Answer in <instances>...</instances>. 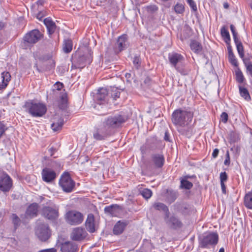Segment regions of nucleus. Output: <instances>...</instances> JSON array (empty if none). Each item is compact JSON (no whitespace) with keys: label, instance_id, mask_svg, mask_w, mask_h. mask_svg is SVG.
<instances>
[{"label":"nucleus","instance_id":"46","mask_svg":"<svg viewBox=\"0 0 252 252\" xmlns=\"http://www.w3.org/2000/svg\"><path fill=\"white\" fill-rule=\"evenodd\" d=\"M230 28L233 35L234 41L235 40V39H238L237 32L236 31L235 27L233 25H231Z\"/></svg>","mask_w":252,"mask_h":252},{"label":"nucleus","instance_id":"15","mask_svg":"<svg viewBox=\"0 0 252 252\" xmlns=\"http://www.w3.org/2000/svg\"><path fill=\"white\" fill-rule=\"evenodd\" d=\"M151 161L156 168H160L164 164V157L162 153L153 154L151 156Z\"/></svg>","mask_w":252,"mask_h":252},{"label":"nucleus","instance_id":"28","mask_svg":"<svg viewBox=\"0 0 252 252\" xmlns=\"http://www.w3.org/2000/svg\"><path fill=\"white\" fill-rule=\"evenodd\" d=\"M190 47L195 53L199 54L202 50L201 44L197 41L192 40L190 41Z\"/></svg>","mask_w":252,"mask_h":252},{"label":"nucleus","instance_id":"47","mask_svg":"<svg viewBox=\"0 0 252 252\" xmlns=\"http://www.w3.org/2000/svg\"><path fill=\"white\" fill-rule=\"evenodd\" d=\"M227 175L225 172H221L220 174V183H224L227 180Z\"/></svg>","mask_w":252,"mask_h":252},{"label":"nucleus","instance_id":"32","mask_svg":"<svg viewBox=\"0 0 252 252\" xmlns=\"http://www.w3.org/2000/svg\"><path fill=\"white\" fill-rule=\"evenodd\" d=\"M220 32L221 35L222 37L224 38L225 43L227 44H229L231 39L228 30L225 28V27H223L221 28L220 30Z\"/></svg>","mask_w":252,"mask_h":252},{"label":"nucleus","instance_id":"31","mask_svg":"<svg viewBox=\"0 0 252 252\" xmlns=\"http://www.w3.org/2000/svg\"><path fill=\"white\" fill-rule=\"evenodd\" d=\"M189 176H185L184 178L181 180L180 188L186 189H189L193 187V184L191 182L187 180Z\"/></svg>","mask_w":252,"mask_h":252},{"label":"nucleus","instance_id":"57","mask_svg":"<svg viewBox=\"0 0 252 252\" xmlns=\"http://www.w3.org/2000/svg\"><path fill=\"white\" fill-rule=\"evenodd\" d=\"M220 186L222 189V192L223 193H226V187L224 184V183H220Z\"/></svg>","mask_w":252,"mask_h":252},{"label":"nucleus","instance_id":"30","mask_svg":"<svg viewBox=\"0 0 252 252\" xmlns=\"http://www.w3.org/2000/svg\"><path fill=\"white\" fill-rule=\"evenodd\" d=\"M67 94L64 92L61 93L60 95V101L59 102V106L61 109H64L67 107Z\"/></svg>","mask_w":252,"mask_h":252},{"label":"nucleus","instance_id":"44","mask_svg":"<svg viewBox=\"0 0 252 252\" xmlns=\"http://www.w3.org/2000/svg\"><path fill=\"white\" fill-rule=\"evenodd\" d=\"M133 63L134 66L136 68H138L141 64V60L140 57L139 56H135L133 60Z\"/></svg>","mask_w":252,"mask_h":252},{"label":"nucleus","instance_id":"36","mask_svg":"<svg viewBox=\"0 0 252 252\" xmlns=\"http://www.w3.org/2000/svg\"><path fill=\"white\" fill-rule=\"evenodd\" d=\"M140 194L144 198L148 199L151 197L152 192L150 189H144L140 191Z\"/></svg>","mask_w":252,"mask_h":252},{"label":"nucleus","instance_id":"52","mask_svg":"<svg viewBox=\"0 0 252 252\" xmlns=\"http://www.w3.org/2000/svg\"><path fill=\"white\" fill-rule=\"evenodd\" d=\"M235 150V151H236V153L238 155H239L240 154V150H241V148L239 146H234L233 147L231 148L230 149V150L233 151V150Z\"/></svg>","mask_w":252,"mask_h":252},{"label":"nucleus","instance_id":"58","mask_svg":"<svg viewBox=\"0 0 252 252\" xmlns=\"http://www.w3.org/2000/svg\"><path fill=\"white\" fill-rule=\"evenodd\" d=\"M227 45H228L227 49H228V55L233 54L232 49V47L230 45V43H229V44H227Z\"/></svg>","mask_w":252,"mask_h":252},{"label":"nucleus","instance_id":"16","mask_svg":"<svg viewBox=\"0 0 252 252\" xmlns=\"http://www.w3.org/2000/svg\"><path fill=\"white\" fill-rule=\"evenodd\" d=\"M164 220L167 225L171 228H179L182 226V222L178 218L174 216H172L171 217L169 216L167 218H166L165 217H164Z\"/></svg>","mask_w":252,"mask_h":252},{"label":"nucleus","instance_id":"60","mask_svg":"<svg viewBox=\"0 0 252 252\" xmlns=\"http://www.w3.org/2000/svg\"><path fill=\"white\" fill-rule=\"evenodd\" d=\"M44 16V15L42 14V13L41 12H39L37 15V18L39 20H41L42 17Z\"/></svg>","mask_w":252,"mask_h":252},{"label":"nucleus","instance_id":"27","mask_svg":"<svg viewBox=\"0 0 252 252\" xmlns=\"http://www.w3.org/2000/svg\"><path fill=\"white\" fill-rule=\"evenodd\" d=\"M153 208L158 211H162L165 212V216L166 218L169 217V212L167 206L164 204L160 202H156L153 205Z\"/></svg>","mask_w":252,"mask_h":252},{"label":"nucleus","instance_id":"25","mask_svg":"<svg viewBox=\"0 0 252 252\" xmlns=\"http://www.w3.org/2000/svg\"><path fill=\"white\" fill-rule=\"evenodd\" d=\"M127 225L126 221L119 220L114 225L113 233L115 235H119L123 233L126 226Z\"/></svg>","mask_w":252,"mask_h":252},{"label":"nucleus","instance_id":"35","mask_svg":"<svg viewBox=\"0 0 252 252\" xmlns=\"http://www.w3.org/2000/svg\"><path fill=\"white\" fill-rule=\"evenodd\" d=\"M63 49L65 53H68L72 49V41L70 39L65 40L63 45Z\"/></svg>","mask_w":252,"mask_h":252},{"label":"nucleus","instance_id":"41","mask_svg":"<svg viewBox=\"0 0 252 252\" xmlns=\"http://www.w3.org/2000/svg\"><path fill=\"white\" fill-rule=\"evenodd\" d=\"M120 94V91L117 88L113 87L112 90L111 96L114 100L119 97Z\"/></svg>","mask_w":252,"mask_h":252},{"label":"nucleus","instance_id":"14","mask_svg":"<svg viewBox=\"0 0 252 252\" xmlns=\"http://www.w3.org/2000/svg\"><path fill=\"white\" fill-rule=\"evenodd\" d=\"M42 179L46 183H51L56 178L57 175L55 171L51 168L45 167L41 172Z\"/></svg>","mask_w":252,"mask_h":252},{"label":"nucleus","instance_id":"50","mask_svg":"<svg viewBox=\"0 0 252 252\" xmlns=\"http://www.w3.org/2000/svg\"><path fill=\"white\" fill-rule=\"evenodd\" d=\"M6 129L5 126L0 122V138L2 136Z\"/></svg>","mask_w":252,"mask_h":252},{"label":"nucleus","instance_id":"9","mask_svg":"<svg viewBox=\"0 0 252 252\" xmlns=\"http://www.w3.org/2000/svg\"><path fill=\"white\" fill-rule=\"evenodd\" d=\"M42 215L49 220H55L59 216V206L53 205L51 206H46L43 208Z\"/></svg>","mask_w":252,"mask_h":252},{"label":"nucleus","instance_id":"48","mask_svg":"<svg viewBox=\"0 0 252 252\" xmlns=\"http://www.w3.org/2000/svg\"><path fill=\"white\" fill-rule=\"evenodd\" d=\"M230 163V158L229 156V153L228 151H226L225 155V159L224 161V164L225 165L229 166Z\"/></svg>","mask_w":252,"mask_h":252},{"label":"nucleus","instance_id":"59","mask_svg":"<svg viewBox=\"0 0 252 252\" xmlns=\"http://www.w3.org/2000/svg\"><path fill=\"white\" fill-rule=\"evenodd\" d=\"M164 139L165 140L168 141H169V136L168 132H165L164 137Z\"/></svg>","mask_w":252,"mask_h":252},{"label":"nucleus","instance_id":"55","mask_svg":"<svg viewBox=\"0 0 252 252\" xmlns=\"http://www.w3.org/2000/svg\"><path fill=\"white\" fill-rule=\"evenodd\" d=\"M247 71L249 72L251 77H252V64L248 65L246 67Z\"/></svg>","mask_w":252,"mask_h":252},{"label":"nucleus","instance_id":"10","mask_svg":"<svg viewBox=\"0 0 252 252\" xmlns=\"http://www.w3.org/2000/svg\"><path fill=\"white\" fill-rule=\"evenodd\" d=\"M42 34L38 30H33L27 33L24 37V43L32 45L42 37Z\"/></svg>","mask_w":252,"mask_h":252},{"label":"nucleus","instance_id":"1","mask_svg":"<svg viewBox=\"0 0 252 252\" xmlns=\"http://www.w3.org/2000/svg\"><path fill=\"white\" fill-rule=\"evenodd\" d=\"M92 61L91 55H84L80 52L76 53L72 58V69L84 68L87 64H90Z\"/></svg>","mask_w":252,"mask_h":252},{"label":"nucleus","instance_id":"56","mask_svg":"<svg viewBox=\"0 0 252 252\" xmlns=\"http://www.w3.org/2000/svg\"><path fill=\"white\" fill-rule=\"evenodd\" d=\"M7 85L8 84L2 81V82L0 83V90H2L5 89L6 87L7 86Z\"/></svg>","mask_w":252,"mask_h":252},{"label":"nucleus","instance_id":"33","mask_svg":"<svg viewBox=\"0 0 252 252\" xmlns=\"http://www.w3.org/2000/svg\"><path fill=\"white\" fill-rule=\"evenodd\" d=\"M239 89L241 96L245 100L250 101L251 98L248 90L241 86H239Z\"/></svg>","mask_w":252,"mask_h":252},{"label":"nucleus","instance_id":"63","mask_svg":"<svg viewBox=\"0 0 252 252\" xmlns=\"http://www.w3.org/2000/svg\"><path fill=\"white\" fill-rule=\"evenodd\" d=\"M4 24L2 22H0V30L3 27Z\"/></svg>","mask_w":252,"mask_h":252},{"label":"nucleus","instance_id":"5","mask_svg":"<svg viewBox=\"0 0 252 252\" xmlns=\"http://www.w3.org/2000/svg\"><path fill=\"white\" fill-rule=\"evenodd\" d=\"M59 184L63 190L66 192H71L75 186V182L68 173H64L61 176Z\"/></svg>","mask_w":252,"mask_h":252},{"label":"nucleus","instance_id":"23","mask_svg":"<svg viewBox=\"0 0 252 252\" xmlns=\"http://www.w3.org/2000/svg\"><path fill=\"white\" fill-rule=\"evenodd\" d=\"M43 21L47 28L48 34L51 35L54 33L57 28L55 23L50 18H45Z\"/></svg>","mask_w":252,"mask_h":252},{"label":"nucleus","instance_id":"6","mask_svg":"<svg viewBox=\"0 0 252 252\" xmlns=\"http://www.w3.org/2000/svg\"><path fill=\"white\" fill-rule=\"evenodd\" d=\"M65 219L68 224L76 225L82 222L84 217L81 213L75 210H71L66 213Z\"/></svg>","mask_w":252,"mask_h":252},{"label":"nucleus","instance_id":"7","mask_svg":"<svg viewBox=\"0 0 252 252\" xmlns=\"http://www.w3.org/2000/svg\"><path fill=\"white\" fill-rule=\"evenodd\" d=\"M168 59L170 64L176 69V70L182 74L184 73V69L178 65L182 64L184 61V57L177 53H169L168 55Z\"/></svg>","mask_w":252,"mask_h":252},{"label":"nucleus","instance_id":"39","mask_svg":"<svg viewBox=\"0 0 252 252\" xmlns=\"http://www.w3.org/2000/svg\"><path fill=\"white\" fill-rule=\"evenodd\" d=\"M1 75V78H2V81L8 84L11 80V75L10 73L8 72H3Z\"/></svg>","mask_w":252,"mask_h":252},{"label":"nucleus","instance_id":"51","mask_svg":"<svg viewBox=\"0 0 252 252\" xmlns=\"http://www.w3.org/2000/svg\"><path fill=\"white\" fill-rule=\"evenodd\" d=\"M241 59L243 60V63H244L246 67L248 66V65H249L252 64V63L250 62V60L249 58H244V57L243 58H241Z\"/></svg>","mask_w":252,"mask_h":252},{"label":"nucleus","instance_id":"54","mask_svg":"<svg viewBox=\"0 0 252 252\" xmlns=\"http://www.w3.org/2000/svg\"><path fill=\"white\" fill-rule=\"evenodd\" d=\"M219 153V150L218 149H215L214 150L213 153H212V157L214 158H216L218 157V154Z\"/></svg>","mask_w":252,"mask_h":252},{"label":"nucleus","instance_id":"8","mask_svg":"<svg viewBox=\"0 0 252 252\" xmlns=\"http://www.w3.org/2000/svg\"><path fill=\"white\" fill-rule=\"evenodd\" d=\"M126 120V117L122 115L109 117L104 123V126L106 128H116L119 127L122 124L125 123Z\"/></svg>","mask_w":252,"mask_h":252},{"label":"nucleus","instance_id":"20","mask_svg":"<svg viewBox=\"0 0 252 252\" xmlns=\"http://www.w3.org/2000/svg\"><path fill=\"white\" fill-rule=\"evenodd\" d=\"M108 134L107 128L104 126L96 129L93 133V137L96 140H102L107 137Z\"/></svg>","mask_w":252,"mask_h":252},{"label":"nucleus","instance_id":"43","mask_svg":"<svg viewBox=\"0 0 252 252\" xmlns=\"http://www.w3.org/2000/svg\"><path fill=\"white\" fill-rule=\"evenodd\" d=\"M187 2L191 8L192 10L196 12L197 10V8L195 1L193 0H187Z\"/></svg>","mask_w":252,"mask_h":252},{"label":"nucleus","instance_id":"26","mask_svg":"<svg viewBox=\"0 0 252 252\" xmlns=\"http://www.w3.org/2000/svg\"><path fill=\"white\" fill-rule=\"evenodd\" d=\"M38 210V205L34 203L31 204L27 208L26 215L31 217L36 216Z\"/></svg>","mask_w":252,"mask_h":252},{"label":"nucleus","instance_id":"38","mask_svg":"<svg viewBox=\"0 0 252 252\" xmlns=\"http://www.w3.org/2000/svg\"><path fill=\"white\" fill-rule=\"evenodd\" d=\"M11 217L14 227L15 229H16L20 224V220L19 217L15 214H13L11 216Z\"/></svg>","mask_w":252,"mask_h":252},{"label":"nucleus","instance_id":"37","mask_svg":"<svg viewBox=\"0 0 252 252\" xmlns=\"http://www.w3.org/2000/svg\"><path fill=\"white\" fill-rule=\"evenodd\" d=\"M174 10L177 14H182L185 11V6L182 3H177L174 6Z\"/></svg>","mask_w":252,"mask_h":252},{"label":"nucleus","instance_id":"29","mask_svg":"<svg viewBox=\"0 0 252 252\" xmlns=\"http://www.w3.org/2000/svg\"><path fill=\"white\" fill-rule=\"evenodd\" d=\"M244 202L247 208L252 210V190L245 194Z\"/></svg>","mask_w":252,"mask_h":252},{"label":"nucleus","instance_id":"18","mask_svg":"<svg viewBox=\"0 0 252 252\" xmlns=\"http://www.w3.org/2000/svg\"><path fill=\"white\" fill-rule=\"evenodd\" d=\"M108 94V92L107 89L103 88L99 89L95 96L97 103L100 105L105 103L106 102Z\"/></svg>","mask_w":252,"mask_h":252},{"label":"nucleus","instance_id":"13","mask_svg":"<svg viewBox=\"0 0 252 252\" xmlns=\"http://www.w3.org/2000/svg\"><path fill=\"white\" fill-rule=\"evenodd\" d=\"M87 235L85 229L81 227L74 228L70 234L71 240L76 241H81L84 239Z\"/></svg>","mask_w":252,"mask_h":252},{"label":"nucleus","instance_id":"11","mask_svg":"<svg viewBox=\"0 0 252 252\" xmlns=\"http://www.w3.org/2000/svg\"><path fill=\"white\" fill-rule=\"evenodd\" d=\"M35 233L42 241H46L50 236V231L47 224H39L36 229Z\"/></svg>","mask_w":252,"mask_h":252},{"label":"nucleus","instance_id":"24","mask_svg":"<svg viewBox=\"0 0 252 252\" xmlns=\"http://www.w3.org/2000/svg\"><path fill=\"white\" fill-rule=\"evenodd\" d=\"M121 209V207L117 204H113L110 206H106L104 208V212L111 215L112 216H116Z\"/></svg>","mask_w":252,"mask_h":252},{"label":"nucleus","instance_id":"17","mask_svg":"<svg viewBox=\"0 0 252 252\" xmlns=\"http://www.w3.org/2000/svg\"><path fill=\"white\" fill-rule=\"evenodd\" d=\"M127 35L124 34L120 36L115 44V52L118 53L126 48Z\"/></svg>","mask_w":252,"mask_h":252},{"label":"nucleus","instance_id":"19","mask_svg":"<svg viewBox=\"0 0 252 252\" xmlns=\"http://www.w3.org/2000/svg\"><path fill=\"white\" fill-rule=\"evenodd\" d=\"M61 251L62 252H77V245L70 241H66L61 244Z\"/></svg>","mask_w":252,"mask_h":252},{"label":"nucleus","instance_id":"49","mask_svg":"<svg viewBox=\"0 0 252 252\" xmlns=\"http://www.w3.org/2000/svg\"><path fill=\"white\" fill-rule=\"evenodd\" d=\"M228 116L226 112H223L221 114L220 119L222 122L226 123L228 120Z\"/></svg>","mask_w":252,"mask_h":252},{"label":"nucleus","instance_id":"40","mask_svg":"<svg viewBox=\"0 0 252 252\" xmlns=\"http://www.w3.org/2000/svg\"><path fill=\"white\" fill-rule=\"evenodd\" d=\"M236 81L240 83H242L244 81V76L242 72L240 70L236 71Z\"/></svg>","mask_w":252,"mask_h":252},{"label":"nucleus","instance_id":"2","mask_svg":"<svg viewBox=\"0 0 252 252\" xmlns=\"http://www.w3.org/2000/svg\"><path fill=\"white\" fill-rule=\"evenodd\" d=\"M25 106L28 112L33 117H42L47 111L46 106L41 103L27 102Z\"/></svg>","mask_w":252,"mask_h":252},{"label":"nucleus","instance_id":"64","mask_svg":"<svg viewBox=\"0 0 252 252\" xmlns=\"http://www.w3.org/2000/svg\"><path fill=\"white\" fill-rule=\"evenodd\" d=\"M219 252H224V249L223 248H221Z\"/></svg>","mask_w":252,"mask_h":252},{"label":"nucleus","instance_id":"12","mask_svg":"<svg viewBox=\"0 0 252 252\" xmlns=\"http://www.w3.org/2000/svg\"><path fill=\"white\" fill-rule=\"evenodd\" d=\"M12 186V180L9 175L2 173L0 176V190L3 192L8 191Z\"/></svg>","mask_w":252,"mask_h":252},{"label":"nucleus","instance_id":"3","mask_svg":"<svg viewBox=\"0 0 252 252\" xmlns=\"http://www.w3.org/2000/svg\"><path fill=\"white\" fill-rule=\"evenodd\" d=\"M191 118L190 112L180 109L174 111L172 115V122L176 126H182L187 120Z\"/></svg>","mask_w":252,"mask_h":252},{"label":"nucleus","instance_id":"34","mask_svg":"<svg viewBox=\"0 0 252 252\" xmlns=\"http://www.w3.org/2000/svg\"><path fill=\"white\" fill-rule=\"evenodd\" d=\"M234 42L236 44V48L240 57L243 58L244 56V50L242 42L238 39H235Z\"/></svg>","mask_w":252,"mask_h":252},{"label":"nucleus","instance_id":"53","mask_svg":"<svg viewBox=\"0 0 252 252\" xmlns=\"http://www.w3.org/2000/svg\"><path fill=\"white\" fill-rule=\"evenodd\" d=\"M57 251L54 248H51V249H45L42 250L38 251V252H56Z\"/></svg>","mask_w":252,"mask_h":252},{"label":"nucleus","instance_id":"21","mask_svg":"<svg viewBox=\"0 0 252 252\" xmlns=\"http://www.w3.org/2000/svg\"><path fill=\"white\" fill-rule=\"evenodd\" d=\"M64 124L63 119L58 115H56L53 118L51 128L54 131H60L62 129Z\"/></svg>","mask_w":252,"mask_h":252},{"label":"nucleus","instance_id":"62","mask_svg":"<svg viewBox=\"0 0 252 252\" xmlns=\"http://www.w3.org/2000/svg\"><path fill=\"white\" fill-rule=\"evenodd\" d=\"M223 7L226 9L228 8L229 7L228 4L227 3H224L223 4Z\"/></svg>","mask_w":252,"mask_h":252},{"label":"nucleus","instance_id":"22","mask_svg":"<svg viewBox=\"0 0 252 252\" xmlns=\"http://www.w3.org/2000/svg\"><path fill=\"white\" fill-rule=\"evenodd\" d=\"M85 225L86 229L89 232L93 233L95 231L94 217L93 214H89L88 215L85 222Z\"/></svg>","mask_w":252,"mask_h":252},{"label":"nucleus","instance_id":"45","mask_svg":"<svg viewBox=\"0 0 252 252\" xmlns=\"http://www.w3.org/2000/svg\"><path fill=\"white\" fill-rule=\"evenodd\" d=\"M63 84L62 83H60L59 82H58L55 83L54 85V88L56 89L57 91L55 92V94H58L59 91H61V89L63 88Z\"/></svg>","mask_w":252,"mask_h":252},{"label":"nucleus","instance_id":"42","mask_svg":"<svg viewBox=\"0 0 252 252\" xmlns=\"http://www.w3.org/2000/svg\"><path fill=\"white\" fill-rule=\"evenodd\" d=\"M228 60L229 62L234 66H237L238 65L237 61L234 54L228 55Z\"/></svg>","mask_w":252,"mask_h":252},{"label":"nucleus","instance_id":"61","mask_svg":"<svg viewBox=\"0 0 252 252\" xmlns=\"http://www.w3.org/2000/svg\"><path fill=\"white\" fill-rule=\"evenodd\" d=\"M125 76H126V78L128 80L131 78V74L130 73H126L125 74Z\"/></svg>","mask_w":252,"mask_h":252},{"label":"nucleus","instance_id":"4","mask_svg":"<svg viewBox=\"0 0 252 252\" xmlns=\"http://www.w3.org/2000/svg\"><path fill=\"white\" fill-rule=\"evenodd\" d=\"M219 236L216 232L205 233L200 239L199 245L202 248L209 249L216 245L218 242Z\"/></svg>","mask_w":252,"mask_h":252}]
</instances>
